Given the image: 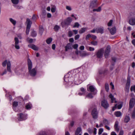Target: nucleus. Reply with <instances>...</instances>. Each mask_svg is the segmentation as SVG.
Here are the masks:
<instances>
[{"instance_id": "f257e3e1", "label": "nucleus", "mask_w": 135, "mask_h": 135, "mask_svg": "<svg viewBox=\"0 0 135 135\" xmlns=\"http://www.w3.org/2000/svg\"><path fill=\"white\" fill-rule=\"evenodd\" d=\"M70 73H69L66 74L64 77V80L66 82L68 83L69 85H72V84H74L76 85H78L79 83L78 81L79 80H84L86 78L87 74L86 72L78 73L76 74L75 72H74L73 77L68 78L69 76Z\"/></svg>"}, {"instance_id": "f03ea898", "label": "nucleus", "mask_w": 135, "mask_h": 135, "mask_svg": "<svg viewBox=\"0 0 135 135\" xmlns=\"http://www.w3.org/2000/svg\"><path fill=\"white\" fill-rule=\"evenodd\" d=\"M29 72L30 74L32 76H35L36 74V71L35 68L32 69V64L31 60L29 59L27 60Z\"/></svg>"}, {"instance_id": "7ed1b4c3", "label": "nucleus", "mask_w": 135, "mask_h": 135, "mask_svg": "<svg viewBox=\"0 0 135 135\" xmlns=\"http://www.w3.org/2000/svg\"><path fill=\"white\" fill-rule=\"evenodd\" d=\"M6 64H7V71L9 72H11V63L10 61L9 60L7 61L6 60L3 61L2 64V65L3 67H5Z\"/></svg>"}, {"instance_id": "20e7f679", "label": "nucleus", "mask_w": 135, "mask_h": 135, "mask_svg": "<svg viewBox=\"0 0 135 135\" xmlns=\"http://www.w3.org/2000/svg\"><path fill=\"white\" fill-rule=\"evenodd\" d=\"M87 89L88 91L93 93V94L95 95L97 92V90L94 86L88 84L87 86Z\"/></svg>"}, {"instance_id": "39448f33", "label": "nucleus", "mask_w": 135, "mask_h": 135, "mask_svg": "<svg viewBox=\"0 0 135 135\" xmlns=\"http://www.w3.org/2000/svg\"><path fill=\"white\" fill-rule=\"evenodd\" d=\"M18 120L20 121L25 120L27 118V114H26L20 113L18 115Z\"/></svg>"}, {"instance_id": "423d86ee", "label": "nucleus", "mask_w": 135, "mask_h": 135, "mask_svg": "<svg viewBox=\"0 0 135 135\" xmlns=\"http://www.w3.org/2000/svg\"><path fill=\"white\" fill-rule=\"evenodd\" d=\"M130 85V77L128 76L127 78V82L126 84L125 90L128 92Z\"/></svg>"}, {"instance_id": "0eeeda50", "label": "nucleus", "mask_w": 135, "mask_h": 135, "mask_svg": "<svg viewBox=\"0 0 135 135\" xmlns=\"http://www.w3.org/2000/svg\"><path fill=\"white\" fill-rule=\"evenodd\" d=\"M135 104V99L132 98L130 99L129 102V111H131V109L133 107Z\"/></svg>"}, {"instance_id": "6e6552de", "label": "nucleus", "mask_w": 135, "mask_h": 135, "mask_svg": "<svg viewBox=\"0 0 135 135\" xmlns=\"http://www.w3.org/2000/svg\"><path fill=\"white\" fill-rule=\"evenodd\" d=\"M104 51V50L103 48L99 50L97 53V57L99 58H101L103 55Z\"/></svg>"}, {"instance_id": "1a4fd4ad", "label": "nucleus", "mask_w": 135, "mask_h": 135, "mask_svg": "<svg viewBox=\"0 0 135 135\" xmlns=\"http://www.w3.org/2000/svg\"><path fill=\"white\" fill-rule=\"evenodd\" d=\"M14 46L16 49L18 50L20 49V47L19 45V40L18 38L15 37V38Z\"/></svg>"}, {"instance_id": "9d476101", "label": "nucleus", "mask_w": 135, "mask_h": 135, "mask_svg": "<svg viewBox=\"0 0 135 135\" xmlns=\"http://www.w3.org/2000/svg\"><path fill=\"white\" fill-rule=\"evenodd\" d=\"M92 115L93 118L94 119H96L98 117V112L96 109H94L92 111Z\"/></svg>"}, {"instance_id": "9b49d317", "label": "nucleus", "mask_w": 135, "mask_h": 135, "mask_svg": "<svg viewBox=\"0 0 135 135\" xmlns=\"http://www.w3.org/2000/svg\"><path fill=\"white\" fill-rule=\"evenodd\" d=\"M110 49V48L109 46H108L107 47L104 54V56L106 58L108 57L109 55Z\"/></svg>"}, {"instance_id": "f8f14e48", "label": "nucleus", "mask_w": 135, "mask_h": 135, "mask_svg": "<svg viewBox=\"0 0 135 135\" xmlns=\"http://www.w3.org/2000/svg\"><path fill=\"white\" fill-rule=\"evenodd\" d=\"M109 97L110 99L111 102V103H116L117 101L116 100V99L115 98L112 94H110Z\"/></svg>"}, {"instance_id": "ddd939ff", "label": "nucleus", "mask_w": 135, "mask_h": 135, "mask_svg": "<svg viewBox=\"0 0 135 135\" xmlns=\"http://www.w3.org/2000/svg\"><path fill=\"white\" fill-rule=\"evenodd\" d=\"M102 106L105 108H107L109 107V104L107 101L105 100H103L102 102Z\"/></svg>"}, {"instance_id": "4468645a", "label": "nucleus", "mask_w": 135, "mask_h": 135, "mask_svg": "<svg viewBox=\"0 0 135 135\" xmlns=\"http://www.w3.org/2000/svg\"><path fill=\"white\" fill-rule=\"evenodd\" d=\"M97 0H93L91 2L90 6V8H93L97 6Z\"/></svg>"}, {"instance_id": "2eb2a0df", "label": "nucleus", "mask_w": 135, "mask_h": 135, "mask_svg": "<svg viewBox=\"0 0 135 135\" xmlns=\"http://www.w3.org/2000/svg\"><path fill=\"white\" fill-rule=\"evenodd\" d=\"M108 29L109 30L110 33L112 35L114 34L116 31V28L115 27H113L111 29H110L109 28H108Z\"/></svg>"}, {"instance_id": "dca6fc26", "label": "nucleus", "mask_w": 135, "mask_h": 135, "mask_svg": "<svg viewBox=\"0 0 135 135\" xmlns=\"http://www.w3.org/2000/svg\"><path fill=\"white\" fill-rule=\"evenodd\" d=\"M104 28L102 27H100L96 28V32L97 33H100L101 34L103 33Z\"/></svg>"}, {"instance_id": "f3484780", "label": "nucleus", "mask_w": 135, "mask_h": 135, "mask_svg": "<svg viewBox=\"0 0 135 135\" xmlns=\"http://www.w3.org/2000/svg\"><path fill=\"white\" fill-rule=\"evenodd\" d=\"M18 102H14L13 103V107L14 110L15 111H18Z\"/></svg>"}, {"instance_id": "a211bd4d", "label": "nucleus", "mask_w": 135, "mask_h": 135, "mask_svg": "<svg viewBox=\"0 0 135 135\" xmlns=\"http://www.w3.org/2000/svg\"><path fill=\"white\" fill-rule=\"evenodd\" d=\"M123 103H122L120 104H119L118 106L117 104H115V106L112 108L113 111H114L117 108L118 109H120L122 107Z\"/></svg>"}, {"instance_id": "6ab92c4d", "label": "nucleus", "mask_w": 135, "mask_h": 135, "mask_svg": "<svg viewBox=\"0 0 135 135\" xmlns=\"http://www.w3.org/2000/svg\"><path fill=\"white\" fill-rule=\"evenodd\" d=\"M86 92L85 89L83 88H81L80 89V92L78 93V95H84Z\"/></svg>"}, {"instance_id": "aec40b11", "label": "nucleus", "mask_w": 135, "mask_h": 135, "mask_svg": "<svg viewBox=\"0 0 135 135\" xmlns=\"http://www.w3.org/2000/svg\"><path fill=\"white\" fill-rule=\"evenodd\" d=\"M119 123L118 121H116L115 122L114 125V128L115 131L117 132H118L119 129V128L118 127Z\"/></svg>"}, {"instance_id": "412c9836", "label": "nucleus", "mask_w": 135, "mask_h": 135, "mask_svg": "<svg viewBox=\"0 0 135 135\" xmlns=\"http://www.w3.org/2000/svg\"><path fill=\"white\" fill-rule=\"evenodd\" d=\"M129 23L132 25H135V18H132L129 19Z\"/></svg>"}, {"instance_id": "4be33fe9", "label": "nucleus", "mask_w": 135, "mask_h": 135, "mask_svg": "<svg viewBox=\"0 0 135 135\" xmlns=\"http://www.w3.org/2000/svg\"><path fill=\"white\" fill-rule=\"evenodd\" d=\"M72 21V18L70 17H69L65 21V23L66 25H69Z\"/></svg>"}, {"instance_id": "5701e85b", "label": "nucleus", "mask_w": 135, "mask_h": 135, "mask_svg": "<svg viewBox=\"0 0 135 135\" xmlns=\"http://www.w3.org/2000/svg\"><path fill=\"white\" fill-rule=\"evenodd\" d=\"M28 46L29 47L35 50H37L38 49V47L33 44H30L28 45Z\"/></svg>"}, {"instance_id": "b1692460", "label": "nucleus", "mask_w": 135, "mask_h": 135, "mask_svg": "<svg viewBox=\"0 0 135 135\" xmlns=\"http://www.w3.org/2000/svg\"><path fill=\"white\" fill-rule=\"evenodd\" d=\"M72 49V44L71 43L68 44L65 47V50L66 51H68L69 50Z\"/></svg>"}, {"instance_id": "393cba45", "label": "nucleus", "mask_w": 135, "mask_h": 135, "mask_svg": "<svg viewBox=\"0 0 135 135\" xmlns=\"http://www.w3.org/2000/svg\"><path fill=\"white\" fill-rule=\"evenodd\" d=\"M26 22L27 23V27H30L32 22L31 21L30 19L29 18H27L26 20Z\"/></svg>"}, {"instance_id": "a878e982", "label": "nucleus", "mask_w": 135, "mask_h": 135, "mask_svg": "<svg viewBox=\"0 0 135 135\" xmlns=\"http://www.w3.org/2000/svg\"><path fill=\"white\" fill-rule=\"evenodd\" d=\"M89 53L83 51L81 53L80 55L82 57H84L89 56Z\"/></svg>"}, {"instance_id": "bb28decb", "label": "nucleus", "mask_w": 135, "mask_h": 135, "mask_svg": "<svg viewBox=\"0 0 135 135\" xmlns=\"http://www.w3.org/2000/svg\"><path fill=\"white\" fill-rule=\"evenodd\" d=\"M81 131L82 129L81 127L78 128L75 132V135H78Z\"/></svg>"}, {"instance_id": "cd10ccee", "label": "nucleus", "mask_w": 135, "mask_h": 135, "mask_svg": "<svg viewBox=\"0 0 135 135\" xmlns=\"http://www.w3.org/2000/svg\"><path fill=\"white\" fill-rule=\"evenodd\" d=\"M87 27L82 28L79 30V32L80 33H83L87 30Z\"/></svg>"}, {"instance_id": "c85d7f7f", "label": "nucleus", "mask_w": 135, "mask_h": 135, "mask_svg": "<svg viewBox=\"0 0 135 135\" xmlns=\"http://www.w3.org/2000/svg\"><path fill=\"white\" fill-rule=\"evenodd\" d=\"M32 105L30 103H27L26 104V108L27 109L30 110L31 108Z\"/></svg>"}, {"instance_id": "c756f323", "label": "nucleus", "mask_w": 135, "mask_h": 135, "mask_svg": "<svg viewBox=\"0 0 135 135\" xmlns=\"http://www.w3.org/2000/svg\"><path fill=\"white\" fill-rule=\"evenodd\" d=\"M66 9L70 11H72L73 10V8L72 7L69 5H66L65 6Z\"/></svg>"}, {"instance_id": "7c9ffc66", "label": "nucleus", "mask_w": 135, "mask_h": 135, "mask_svg": "<svg viewBox=\"0 0 135 135\" xmlns=\"http://www.w3.org/2000/svg\"><path fill=\"white\" fill-rule=\"evenodd\" d=\"M10 22L13 24L14 26L15 25L16 21L15 20L13 19L12 18H10L9 19Z\"/></svg>"}, {"instance_id": "2f4dec72", "label": "nucleus", "mask_w": 135, "mask_h": 135, "mask_svg": "<svg viewBox=\"0 0 135 135\" xmlns=\"http://www.w3.org/2000/svg\"><path fill=\"white\" fill-rule=\"evenodd\" d=\"M115 115L117 117H120L122 115L121 113L119 111H117L115 112Z\"/></svg>"}, {"instance_id": "473e14b6", "label": "nucleus", "mask_w": 135, "mask_h": 135, "mask_svg": "<svg viewBox=\"0 0 135 135\" xmlns=\"http://www.w3.org/2000/svg\"><path fill=\"white\" fill-rule=\"evenodd\" d=\"M130 118L129 116L126 115L124 119V122L126 123L128 122L130 120Z\"/></svg>"}, {"instance_id": "72a5a7b5", "label": "nucleus", "mask_w": 135, "mask_h": 135, "mask_svg": "<svg viewBox=\"0 0 135 135\" xmlns=\"http://www.w3.org/2000/svg\"><path fill=\"white\" fill-rule=\"evenodd\" d=\"M80 26V24L78 22H75L73 26V28H78Z\"/></svg>"}, {"instance_id": "f704fd0d", "label": "nucleus", "mask_w": 135, "mask_h": 135, "mask_svg": "<svg viewBox=\"0 0 135 135\" xmlns=\"http://www.w3.org/2000/svg\"><path fill=\"white\" fill-rule=\"evenodd\" d=\"M93 96L91 93H89L86 95V98L89 99L92 98H93Z\"/></svg>"}, {"instance_id": "c9c22d12", "label": "nucleus", "mask_w": 135, "mask_h": 135, "mask_svg": "<svg viewBox=\"0 0 135 135\" xmlns=\"http://www.w3.org/2000/svg\"><path fill=\"white\" fill-rule=\"evenodd\" d=\"M103 124L105 125H108L109 124V123L107 119H104L103 121Z\"/></svg>"}, {"instance_id": "e433bc0d", "label": "nucleus", "mask_w": 135, "mask_h": 135, "mask_svg": "<svg viewBox=\"0 0 135 135\" xmlns=\"http://www.w3.org/2000/svg\"><path fill=\"white\" fill-rule=\"evenodd\" d=\"M105 89L107 91H108L109 90V85L107 83H106L105 84Z\"/></svg>"}, {"instance_id": "4c0bfd02", "label": "nucleus", "mask_w": 135, "mask_h": 135, "mask_svg": "<svg viewBox=\"0 0 135 135\" xmlns=\"http://www.w3.org/2000/svg\"><path fill=\"white\" fill-rule=\"evenodd\" d=\"M31 35L32 36L35 37L36 36L37 34L35 31L34 30H32L31 32Z\"/></svg>"}, {"instance_id": "58836bf2", "label": "nucleus", "mask_w": 135, "mask_h": 135, "mask_svg": "<svg viewBox=\"0 0 135 135\" xmlns=\"http://www.w3.org/2000/svg\"><path fill=\"white\" fill-rule=\"evenodd\" d=\"M11 1L13 4H17L18 3L19 0H11Z\"/></svg>"}, {"instance_id": "ea45409f", "label": "nucleus", "mask_w": 135, "mask_h": 135, "mask_svg": "<svg viewBox=\"0 0 135 135\" xmlns=\"http://www.w3.org/2000/svg\"><path fill=\"white\" fill-rule=\"evenodd\" d=\"M52 38H50L47 39L46 40V43L48 44H49L52 42Z\"/></svg>"}, {"instance_id": "a19ab883", "label": "nucleus", "mask_w": 135, "mask_h": 135, "mask_svg": "<svg viewBox=\"0 0 135 135\" xmlns=\"http://www.w3.org/2000/svg\"><path fill=\"white\" fill-rule=\"evenodd\" d=\"M60 27L57 25H56L54 27V29L56 31H57L60 28Z\"/></svg>"}, {"instance_id": "79ce46f5", "label": "nucleus", "mask_w": 135, "mask_h": 135, "mask_svg": "<svg viewBox=\"0 0 135 135\" xmlns=\"http://www.w3.org/2000/svg\"><path fill=\"white\" fill-rule=\"evenodd\" d=\"M44 31V29L42 26H40L39 27V32L40 33L41 35L42 33V32Z\"/></svg>"}, {"instance_id": "37998d69", "label": "nucleus", "mask_w": 135, "mask_h": 135, "mask_svg": "<svg viewBox=\"0 0 135 135\" xmlns=\"http://www.w3.org/2000/svg\"><path fill=\"white\" fill-rule=\"evenodd\" d=\"M103 129L102 128H100L99 130L98 134L99 135H100L103 132Z\"/></svg>"}, {"instance_id": "c03bdc74", "label": "nucleus", "mask_w": 135, "mask_h": 135, "mask_svg": "<svg viewBox=\"0 0 135 135\" xmlns=\"http://www.w3.org/2000/svg\"><path fill=\"white\" fill-rule=\"evenodd\" d=\"M26 40L28 42L31 43L33 42V39L32 38H28Z\"/></svg>"}, {"instance_id": "a18cd8bd", "label": "nucleus", "mask_w": 135, "mask_h": 135, "mask_svg": "<svg viewBox=\"0 0 135 135\" xmlns=\"http://www.w3.org/2000/svg\"><path fill=\"white\" fill-rule=\"evenodd\" d=\"M56 7L55 6H54L51 8V11L52 12H54L56 11Z\"/></svg>"}, {"instance_id": "49530a36", "label": "nucleus", "mask_w": 135, "mask_h": 135, "mask_svg": "<svg viewBox=\"0 0 135 135\" xmlns=\"http://www.w3.org/2000/svg\"><path fill=\"white\" fill-rule=\"evenodd\" d=\"M113 21L112 20H111L108 23V26H112Z\"/></svg>"}, {"instance_id": "de8ad7c7", "label": "nucleus", "mask_w": 135, "mask_h": 135, "mask_svg": "<svg viewBox=\"0 0 135 135\" xmlns=\"http://www.w3.org/2000/svg\"><path fill=\"white\" fill-rule=\"evenodd\" d=\"M131 91H133L135 93V85L132 86L131 87Z\"/></svg>"}, {"instance_id": "09e8293b", "label": "nucleus", "mask_w": 135, "mask_h": 135, "mask_svg": "<svg viewBox=\"0 0 135 135\" xmlns=\"http://www.w3.org/2000/svg\"><path fill=\"white\" fill-rule=\"evenodd\" d=\"M68 36L69 37H71L73 35V33L72 31H70L68 32Z\"/></svg>"}, {"instance_id": "8fccbe9b", "label": "nucleus", "mask_w": 135, "mask_h": 135, "mask_svg": "<svg viewBox=\"0 0 135 135\" xmlns=\"http://www.w3.org/2000/svg\"><path fill=\"white\" fill-rule=\"evenodd\" d=\"M30 28V27H27L26 31V33L27 35L28 34Z\"/></svg>"}, {"instance_id": "3c124183", "label": "nucleus", "mask_w": 135, "mask_h": 135, "mask_svg": "<svg viewBox=\"0 0 135 135\" xmlns=\"http://www.w3.org/2000/svg\"><path fill=\"white\" fill-rule=\"evenodd\" d=\"M91 44L94 46H96L97 44V42L96 41H93L91 42Z\"/></svg>"}, {"instance_id": "603ef678", "label": "nucleus", "mask_w": 135, "mask_h": 135, "mask_svg": "<svg viewBox=\"0 0 135 135\" xmlns=\"http://www.w3.org/2000/svg\"><path fill=\"white\" fill-rule=\"evenodd\" d=\"M80 36V35L78 34L76 35L75 36V37H74L75 39V40H78Z\"/></svg>"}, {"instance_id": "864d4df0", "label": "nucleus", "mask_w": 135, "mask_h": 135, "mask_svg": "<svg viewBox=\"0 0 135 135\" xmlns=\"http://www.w3.org/2000/svg\"><path fill=\"white\" fill-rule=\"evenodd\" d=\"M78 47V44H75L73 45V47L75 49H77Z\"/></svg>"}, {"instance_id": "5fc2aeb1", "label": "nucleus", "mask_w": 135, "mask_h": 135, "mask_svg": "<svg viewBox=\"0 0 135 135\" xmlns=\"http://www.w3.org/2000/svg\"><path fill=\"white\" fill-rule=\"evenodd\" d=\"M91 37V35L90 34H88L86 36V40H88V39L89 38Z\"/></svg>"}, {"instance_id": "6e6d98bb", "label": "nucleus", "mask_w": 135, "mask_h": 135, "mask_svg": "<svg viewBox=\"0 0 135 135\" xmlns=\"http://www.w3.org/2000/svg\"><path fill=\"white\" fill-rule=\"evenodd\" d=\"M110 85L111 86V88L113 89H114V85L113 84V83L112 82H111L110 83Z\"/></svg>"}, {"instance_id": "4d7b16f0", "label": "nucleus", "mask_w": 135, "mask_h": 135, "mask_svg": "<svg viewBox=\"0 0 135 135\" xmlns=\"http://www.w3.org/2000/svg\"><path fill=\"white\" fill-rule=\"evenodd\" d=\"M94 50V49L93 47H89V50L90 51H93Z\"/></svg>"}, {"instance_id": "13d9d810", "label": "nucleus", "mask_w": 135, "mask_h": 135, "mask_svg": "<svg viewBox=\"0 0 135 135\" xmlns=\"http://www.w3.org/2000/svg\"><path fill=\"white\" fill-rule=\"evenodd\" d=\"M7 72V71L5 69L3 72L1 74V75H3L5 74H6Z\"/></svg>"}, {"instance_id": "bf43d9fd", "label": "nucleus", "mask_w": 135, "mask_h": 135, "mask_svg": "<svg viewBox=\"0 0 135 135\" xmlns=\"http://www.w3.org/2000/svg\"><path fill=\"white\" fill-rule=\"evenodd\" d=\"M97 131V129L95 128H94V132H93V133L94 134V135H95L96 134Z\"/></svg>"}, {"instance_id": "052dcab7", "label": "nucleus", "mask_w": 135, "mask_h": 135, "mask_svg": "<svg viewBox=\"0 0 135 135\" xmlns=\"http://www.w3.org/2000/svg\"><path fill=\"white\" fill-rule=\"evenodd\" d=\"M79 49L81 50H83L84 49V47L83 46H81L80 47Z\"/></svg>"}, {"instance_id": "680f3d73", "label": "nucleus", "mask_w": 135, "mask_h": 135, "mask_svg": "<svg viewBox=\"0 0 135 135\" xmlns=\"http://www.w3.org/2000/svg\"><path fill=\"white\" fill-rule=\"evenodd\" d=\"M94 40H95L96 39L97 37L96 36L94 35H91V37Z\"/></svg>"}, {"instance_id": "e2e57ef3", "label": "nucleus", "mask_w": 135, "mask_h": 135, "mask_svg": "<svg viewBox=\"0 0 135 135\" xmlns=\"http://www.w3.org/2000/svg\"><path fill=\"white\" fill-rule=\"evenodd\" d=\"M32 19L33 20H35L36 19V17L35 15H33L32 17Z\"/></svg>"}, {"instance_id": "0e129e2a", "label": "nucleus", "mask_w": 135, "mask_h": 135, "mask_svg": "<svg viewBox=\"0 0 135 135\" xmlns=\"http://www.w3.org/2000/svg\"><path fill=\"white\" fill-rule=\"evenodd\" d=\"M73 31L74 33L75 34H76L78 33V31L76 30H73Z\"/></svg>"}, {"instance_id": "69168bd1", "label": "nucleus", "mask_w": 135, "mask_h": 135, "mask_svg": "<svg viewBox=\"0 0 135 135\" xmlns=\"http://www.w3.org/2000/svg\"><path fill=\"white\" fill-rule=\"evenodd\" d=\"M90 32L93 33H94L96 32V28L95 29H93L92 30L90 31Z\"/></svg>"}, {"instance_id": "338daca9", "label": "nucleus", "mask_w": 135, "mask_h": 135, "mask_svg": "<svg viewBox=\"0 0 135 135\" xmlns=\"http://www.w3.org/2000/svg\"><path fill=\"white\" fill-rule=\"evenodd\" d=\"M132 44L135 47V39L133 40L132 41Z\"/></svg>"}, {"instance_id": "774afa93", "label": "nucleus", "mask_w": 135, "mask_h": 135, "mask_svg": "<svg viewBox=\"0 0 135 135\" xmlns=\"http://www.w3.org/2000/svg\"><path fill=\"white\" fill-rule=\"evenodd\" d=\"M123 131H120L119 135H123Z\"/></svg>"}]
</instances>
